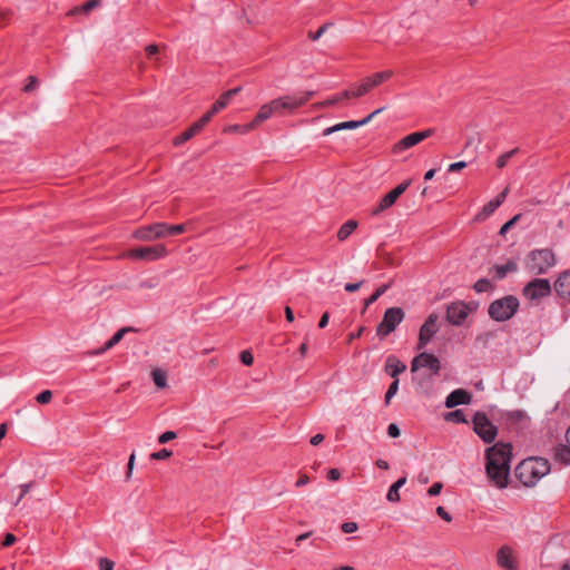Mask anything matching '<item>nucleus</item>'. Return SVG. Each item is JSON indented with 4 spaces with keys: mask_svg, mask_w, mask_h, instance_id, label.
<instances>
[{
    "mask_svg": "<svg viewBox=\"0 0 570 570\" xmlns=\"http://www.w3.org/2000/svg\"><path fill=\"white\" fill-rule=\"evenodd\" d=\"M556 263V255L552 249H533L527 255L525 268L533 275H542L547 274Z\"/></svg>",
    "mask_w": 570,
    "mask_h": 570,
    "instance_id": "nucleus-5",
    "label": "nucleus"
},
{
    "mask_svg": "<svg viewBox=\"0 0 570 570\" xmlns=\"http://www.w3.org/2000/svg\"><path fill=\"white\" fill-rule=\"evenodd\" d=\"M352 91V96L353 98H358V97H362L364 95H366L367 92H370L368 88L365 86V83L362 81L355 90H351Z\"/></svg>",
    "mask_w": 570,
    "mask_h": 570,
    "instance_id": "nucleus-45",
    "label": "nucleus"
},
{
    "mask_svg": "<svg viewBox=\"0 0 570 570\" xmlns=\"http://www.w3.org/2000/svg\"><path fill=\"white\" fill-rule=\"evenodd\" d=\"M358 529V525L356 522H344L341 524V530L344 533H353Z\"/></svg>",
    "mask_w": 570,
    "mask_h": 570,
    "instance_id": "nucleus-47",
    "label": "nucleus"
},
{
    "mask_svg": "<svg viewBox=\"0 0 570 570\" xmlns=\"http://www.w3.org/2000/svg\"><path fill=\"white\" fill-rule=\"evenodd\" d=\"M399 384H400V380L399 379H395L393 380V382L390 384L386 393H385V396H384V402L386 405L390 404L392 397L397 393L399 391Z\"/></svg>",
    "mask_w": 570,
    "mask_h": 570,
    "instance_id": "nucleus-36",
    "label": "nucleus"
},
{
    "mask_svg": "<svg viewBox=\"0 0 570 570\" xmlns=\"http://www.w3.org/2000/svg\"><path fill=\"white\" fill-rule=\"evenodd\" d=\"M406 476H402L399 480H396L389 489L386 499L390 502H399L400 501V489L405 484Z\"/></svg>",
    "mask_w": 570,
    "mask_h": 570,
    "instance_id": "nucleus-26",
    "label": "nucleus"
},
{
    "mask_svg": "<svg viewBox=\"0 0 570 570\" xmlns=\"http://www.w3.org/2000/svg\"><path fill=\"white\" fill-rule=\"evenodd\" d=\"M33 485H35V482L31 481L29 483H23L19 487L20 495H19L18 500L16 501L14 505L19 504V502L29 493V491L33 488Z\"/></svg>",
    "mask_w": 570,
    "mask_h": 570,
    "instance_id": "nucleus-42",
    "label": "nucleus"
},
{
    "mask_svg": "<svg viewBox=\"0 0 570 570\" xmlns=\"http://www.w3.org/2000/svg\"><path fill=\"white\" fill-rule=\"evenodd\" d=\"M309 482V478L305 473H301L295 485L297 488L304 487Z\"/></svg>",
    "mask_w": 570,
    "mask_h": 570,
    "instance_id": "nucleus-63",
    "label": "nucleus"
},
{
    "mask_svg": "<svg viewBox=\"0 0 570 570\" xmlns=\"http://www.w3.org/2000/svg\"><path fill=\"white\" fill-rule=\"evenodd\" d=\"M438 320H439V316L435 313H431L428 316V318L425 320V322L423 323V325L421 326L420 332H419V341H417V345H416L417 350L424 348L430 343L432 337L436 334Z\"/></svg>",
    "mask_w": 570,
    "mask_h": 570,
    "instance_id": "nucleus-13",
    "label": "nucleus"
},
{
    "mask_svg": "<svg viewBox=\"0 0 570 570\" xmlns=\"http://www.w3.org/2000/svg\"><path fill=\"white\" fill-rule=\"evenodd\" d=\"M497 337L495 331H488L476 336V342L483 347H488L491 340Z\"/></svg>",
    "mask_w": 570,
    "mask_h": 570,
    "instance_id": "nucleus-37",
    "label": "nucleus"
},
{
    "mask_svg": "<svg viewBox=\"0 0 570 570\" xmlns=\"http://www.w3.org/2000/svg\"><path fill=\"white\" fill-rule=\"evenodd\" d=\"M434 132V129H426L424 131H415L412 132L405 137H403L400 141H397L393 147V153L399 154L402 153L419 142L423 141L424 139L431 137Z\"/></svg>",
    "mask_w": 570,
    "mask_h": 570,
    "instance_id": "nucleus-14",
    "label": "nucleus"
},
{
    "mask_svg": "<svg viewBox=\"0 0 570 570\" xmlns=\"http://www.w3.org/2000/svg\"><path fill=\"white\" fill-rule=\"evenodd\" d=\"M512 444L498 442L485 449V472L489 480L499 489L509 484Z\"/></svg>",
    "mask_w": 570,
    "mask_h": 570,
    "instance_id": "nucleus-1",
    "label": "nucleus"
},
{
    "mask_svg": "<svg viewBox=\"0 0 570 570\" xmlns=\"http://www.w3.org/2000/svg\"><path fill=\"white\" fill-rule=\"evenodd\" d=\"M494 288L493 284L491 283V281L489 278H480L478 279L474 285H473V289L476 292V293H485V292H490Z\"/></svg>",
    "mask_w": 570,
    "mask_h": 570,
    "instance_id": "nucleus-32",
    "label": "nucleus"
},
{
    "mask_svg": "<svg viewBox=\"0 0 570 570\" xmlns=\"http://www.w3.org/2000/svg\"><path fill=\"white\" fill-rule=\"evenodd\" d=\"M151 376L157 387L163 389L166 386V374L163 371L154 370Z\"/></svg>",
    "mask_w": 570,
    "mask_h": 570,
    "instance_id": "nucleus-38",
    "label": "nucleus"
},
{
    "mask_svg": "<svg viewBox=\"0 0 570 570\" xmlns=\"http://www.w3.org/2000/svg\"><path fill=\"white\" fill-rule=\"evenodd\" d=\"M167 255V248L164 244L149 246H139L131 248L128 256L136 261L154 262Z\"/></svg>",
    "mask_w": 570,
    "mask_h": 570,
    "instance_id": "nucleus-9",
    "label": "nucleus"
},
{
    "mask_svg": "<svg viewBox=\"0 0 570 570\" xmlns=\"http://www.w3.org/2000/svg\"><path fill=\"white\" fill-rule=\"evenodd\" d=\"M16 540H17V538L14 534L6 533L3 541H2V546L4 548L11 547L16 542Z\"/></svg>",
    "mask_w": 570,
    "mask_h": 570,
    "instance_id": "nucleus-58",
    "label": "nucleus"
},
{
    "mask_svg": "<svg viewBox=\"0 0 570 570\" xmlns=\"http://www.w3.org/2000/svg\"><path fill=\"white\" fill-rule=\"evenodd\" d=\"M242 90V87H235V88H232L227 91H225L224 94H222L219 96V98L216 100V102L218 104V107H220L222 109L226 108L230 101V99L233 97H235L237 94H239Z\"/></svg>",
    "mask_w": 570,
    "mask_h": 570,
    "instance_id": "nucleus-30",
    "label": "nucleus"
},
{
    "mask_svg": "<svg viewBox=\"0 0 570 570\" xmlns=\"http://www.w3.org/2000/svg\"><path fill=\"white\" fill-rule=\"evenodd\" d=\"M176 438H177L176 432H174V431H166V432L161 433L158 436V442L160 444H165V443H167V442H169V441H171V440H174Z\"/></svg>",
    "mask_w": 570,
    "mask_h": 570,
    "instance_id": "nucleus-44",
    "label": "nucleus"
},
{
    "mask_svg": "<svg viewBox=\"0 0 570 570\" xmlns=\"http://www.w3.org/2000/svg\"><path fill=\"white\" fill-rule=\"evenodd\" d=\"M384 109H385V107L375 109L373 112H371L365 118L360 120V121H363L361 125L362 126L367 125L373 118H375L376 115L381 114Z\"/></svg>",
    "mask_w": 570,
    "mask_h": 570,
    "instance_id": "nucleus-56",
    "label": "nucleus"
},
{
    "mask_svg": "<svg viewBox=\"0 0 570 570\" xmlns=\"http://www.w3.org/2000/svg\"><path fill=\"white\" fill-rule=\"evenodd\" d=\"M521 217L520 214H517L515 216H513L511 219H509L507 223H504L500 230H499V234L501 236H504L513 226L514 224L519 220V218Z\"/></svg>",
    "mask_w": 570,
    "mask_h": 570,
    "instance_id": "nucleus-40",
    "label": "nucleus"
},
{
    "mask_svg": "<svg viewBox=\"0 0 570 570\" xmlns=\"http://www.w3.org/2000/svg\"><path fill=\"white\" fill-rule=\"evenodd\" d=\"M145 50H146V55L149 59H151L154 56H156L159 51L158 46L154 45V43L148 45Z\"/></svg>",
    "mask_w": 570,
    "mask_h": 570,
    "instance_id": "nucleus-60",
    "label": "nucleus"
},
{
    "mask_svg": "<svg viewBox=\"0 0 570 570\" xmlns=\"http://www.w3.org/2000/svg\"><path fill=\"white\" fill-rule=\"evenodd\" d=\"M394 72L392 70H383L375 72L363 79V82L368 88V90H373L375 87L382 85L383 82L390 80L393 77Z\"/></svg>",
    "mask_w": 570,
    "mask_h": 570,
    "instance_id": "nucleus-20",
    "label": "nucleus"
},
{
    "mask_svg": "<svg viewBox=\"0 0 570 570\" xmlns=\"http://www.w3.org/2000/svg\"><path fill=\"white\" fill-rule=\"evenodd\" d=\"M474 433L484 442L492 443L498 435V428L494 425L484 412L478 411L471 420Z\"/></svg>",
    "mask_w": 570,
    "mask_h": 570,
    "instance_id": "nucleus-7",
    "label": "nucleus"
},
{
    "mask_svg": "<svg viewBox=\"0 0 570 570\" xmlns=\"http://www.w3.org/2000/svg\"><path fill=\"white\" fill-rule=\"evenodd\" d=\"M328 26H330L328 23H325V24L321 26L315 32H309V35H308L309 39L313 41L318 40L322 37V35L326 31Z\"/></svg>",
    "mask_w": 570,
    "mask_h": 570,
    "instance_id": "nucleus-49",
    "label": "nucleus"
},
{
    "mask_svg": "<svg viewBox=\"0 0 570 570\" xmlns=\"http://www.w3.org/2000/svg\"><path fill=\"white\" fill-rule=\"evenodd\" d=\"M384 109H385V107L375 109L373 112H371L365 118L360 120V121H363L361 125L362 126L367 125L373 118H375L376 115L381 114Z\"/></svg>",
    "mask_w": 570,
    "mask_h": 570,
    "instance_id": "nucleus-55",
    "label": "nucleus"
},
{
    "mask_svg": "<svg viewBox=\"0 0 570 570\" xmlns=\"http://www.w3.org/2000/svg\"><path fill=\"white\" fill-rule=\"evenodd\" d=\"M518 271V264L515 261L510 259L503 265H494L490 273L493 274V278L497 281H501L507 277L509 273H514Z\"/></svg>",
    "mask_w": 570,
    "mask_h": 570,
    "instance_id": "nucleus-21",
    "label": "nucleus"
},
{
    "mask_svg": "<svg viewBox=\"0 0 570 570\" xmlns=\"http://www.w3.org/2000/svg\"><path fill=\"white\" fill-rule=\"evenodd\" d=\"M167 223H155L140 227L134 233L135 238L140 240H153L166 237Z\"/></svg>",
    "mask_w": 570,
    "mask_h": 570,
    "instance_id": "nucleus-15",
    "label": "nucleus"
},
{
    "mask_svg": "<svg viewBox=\"0 0 570 570\" xmlns=\"http://www.w3.org/2000/svg\"><path fill=\"white\" fill-rule=\"evenodd\" d=\"M357 228V222L354 219H350L345 222L337 232V239L340 242H344L348 238V236Z\"/></svg>",
    "mask_w": 570,
    "mask_h": 570,
    "instance_id": "nucleus-27",
    "label": "nucleus"
},
{
    "mask_svg": "<svg viewBox=\"0 0 570 570\" xmlns=\"http://www.w3.org/2000/svg\"><path fill=\"white\" fill-rule=\"evenodd\" d=\"M553 459L554 461L563 464L569 465L570 464V444H559L554 448L553 452Z\"/></svg>",
    "mask_w": 570,
    "mask_h": 570,
    "instance_id": "nucleus-24",
    "label": "nucleus"
},
{
    "mask_svg": "<svg viewBox=\"0 0 570 570\" xmlns=\"http://www.w3.org/2000/svg\"><path fill=\"white\" fill-rule=\"evenodd\" d=\"M550 472V463L543 458L522 460L514 469L515 478L524 487H533L541 478Z\"/></svg>",
    "mask_w": 570,
    "mask_h": 570,
    "instance_id": "nucleus-3",
    "label": "nucleus"
},
{
    "mask_svg": "<svg viewBox=\"0 0 570 570\" xmlns=\"http://www.w3.org/2000/svg\"><path fill=\"white\" fill-rule=\"evenodd\" d=\"M254 128H255V126L250 121V122L244 124V125H230L225 128V131L238 132V134L245 135V134H248L249 131H252Z\"/></svg>",
    "mask_w": 570,
    "mask_h": 570,
    "instance_id": "nucleus-33",
    "label": "nucleus"
},
{
    "mask_svg": "<svg viewBox=\"0 0 570 570\" xmlns=\"http://www.w3.org/2000/svg\"><path fill=\"white\" fill-rule=\"evenodd\" d=\"M114 561H111L110 559L108 558H100L99 559V568L100 570H112L114 569Z\"/></svg>",
    "mask_w": 570,
    "mask_h": 570,
    "instance_id": "nucleus-51",
    "label": "nucleus"
},
{
    "mask_svg": "<svg viewBox=\"0 0 570 570\" xmlns=\"http://www.w3.org/2000/svg\"><path fill=\"white\" fill-rule=\"evenodd\" d=\"M363 283H364V281H361L357 283H347L344 286V289L348 293L356 292L362 286Z\"/></svg>",
    "mask_w": 570,
    "mask_h": 570,
    "instance_id": "nucleus-59",
    "label": "nucleus"
},
{
    "mask_svg": "<svg viewBox=\"0 0 570 570\" xmlns=\"http://www.w3.org/2000/svg\"><path fill=\"white\" fill-rule=\"evenodd\" d=\"M498 564L507 570H517L518 566L513 559L512 551L509 547L503 546L497 553Z\"/></svg>",
    "mask_w": 570,
    "mask_h": 570,
    "instance_id": "nucleus-19",
    "label": "nucleus"
},
{
    "mask_svg": "<svg viewBox=\"0 0 570 570\" xmlns=\"http://www.w3.org/2000/svg\"><path fill=\"white\" fill-rule=\"evenodd\" d=\"M240 362L246 365L250 366L254 362L253 354L249 351H243L239 355Z\"/></svg>",
    "mask_w": 570,
    "mask_h": 570,
    "instance_id": "nucleus-46",
    "label": "nucleus"
},
{
    "mask_svg": "<svg viewBox=\"0 0 570 570\" xmlns=\"http://www.w3.org/2000/svg\"><path fill=\"white\" fill-rule=\"evenodd\" d=\"M405 318L402 307H389L385 309L382 321L376 326V335L383 340L389 336Z\"/></svg>",
    "mask_w": 570,
    "mask_h": 570,
    "instance_id": "nucleus-6",
    "label": "nucleus"
},
{
    "mask_svg": "<svg viewBox=\"0 0 570 570\" xmlns=\"http://www.w3.org/2000/svg\"><path fill=\"white\" fill-rule=\"evenodd\" d=\"M134 464H135V453L132 452L128 460L126 479L130 478L132 470H134Z\"/></svg>",
    "mask_w": 570,
    "mask_h": 570,
    "instance_id": "nucleus-62",
    "label": "nucleus"
},
{
    "mask_svg": "<svg viewBox=\"0 0 570 570\" xmlns=\"http://www.w3.org/2000/svg\"><path fill=\"white\" fill-rule=\"evenodd\" d=\"M314 95L315 91H301L273 99L259 108L252 122L256 128L259 124L267 120L273 115H283L285 110L293 112L297 108L305 105L312 97H314Z\"/></svg>",
    "mask_w": 570,
    "mask_h": 570,
    "instance_id": "nucleus-2",
    "label": "nucleus"
},
{
    "mask_svg": "<svg viewBox=\"0 0 570 570\" xmlns=\"http://www.w3.org/2000/svg\"><path fill=\"white\" fill-rule=\"evenodd\" d=\"M186 229L185 224L169 225L167 224L166 237L183 234Z\"/></svg>",
    "mask_w": 570,
    "mask_h": 570,
    "instance_id": "nucleus-39",
    "label": "nucleus"
},
{
    "mask_svg": "<svg viewBox=\"0 0 570 570\" xmlns=\"http://www.w3.org/2000/svg\"><path fill=\"white\" fill-rule=\"evenodd\" d=\"M421 367H426L432 376H438L441 372V362L434 354L422 352L412 360L411 371L416 372Z\"/></svg>",
    "mask_w": 570,
    "mask_h": 570,
    "instance_id": "nucleus-12",
    "label": "nucleus"
},
{
    "mask_svg": "<svg viewBox=\"0 0 570 570\" xmlns=\"http://www.w3.org/2000/svg\"><path fill=\"white\" fill-rule=\"evenodd\" d=\"M552 287L547 278H533L522 289V295L529 301H538L551 295Z\"/></svg>",
    "mask_w": 570,
    "mask_h": 570,
    "instance_id": "nucleus-10",
    "label": "nucleus"
},
{
    "mask_svg": "<svg viewBox=\"0 0 570 570\" xmlns=\"http://www.w3.org/2000/svg\"><path fill=\"white\" fill-rule=\"evenodd\" d=\"M101 4V0H88L85 3H82L80 7H76L71 13L73 12H83L88 13L91 10L98 8Z\"/></svg>",
    "mask_w": 570,
    "mask_h": 570,
    "instance_id": "nucleus-34",
    "label": "nucleus"
},
{
    "mask_svg": "<svg viewBox=\"0 0 570 570\" xmlns=\"http://www.w3.org/2000/svg\"><path fill=\"white\" fill-rule=\"evenodd\" d=\"M400 434H401V431H400V428L397 426V424H395V423L389 424V426H387V435L390 438L395 439V438H399Z\"/></svg>",
    "mask_w": 570,
    "mask_h": 570,
    "instance_id": "nucleus-53",
    "label": "nucleus"
},
{
    "mask_svg": "<svg viewBox=\"0 0 570 570\" xmlns=\"http://www.w3.org/2000/svg\"><path fill=\"white\" fill-rule=\"evenodd\" d=\"M213 117L207 114V111L197 120L195 121L194 124L196 126H199V129L203 130V128L210 121Z\"/></svg>",
    "mask_w": 570,
    "mask_h": 570,
    "instance_id": "nucleus-54",
    "label": "nucleus"
},
{
    "mask_svg": "<svg viewBox=\"0 0 570 570\" xmlns=\"http://www.w3.org/2000/svg\"><path fill=\"white\" fill-rule=\"evenodd\" d=\"M519 151V148L511 149L507 153H503L498 159H497V167L503 168L507 166L508 161Z\"/></svg>",
    "mask_w": 570,
    "mask_h": 570,
    "instance_id": "nucleus-35",
    "label": "nucleus"
},
{
    "mask_svg": "<svg viewBox=\"0 0 570 570\" xmlns=\"http://www.w3.org/2000/svg\"><path fill=\"white\" fill-rule=\"evenodd\" d=\"M38 83H39V81H38V78L36 76H29L28 77V83L23 87V91L24 92L32 91L38 86Z\"/></svg>",
    "mask_w": 570,
    "mask_h": 570,
    "instance_id": "nucleus-48",
    "label": "nucleus"
},
{
    "mask_svg": "<svg viewBox=\"0 0 570 570\" xmlns=\"http://www.w3.org/2000/svg\"><path fill=\"white\" fill-rule=\"evenodd\" d=\"M443 419L446 422H452V423H462V424L469 423L463 410H454L451 412H446L443 414Z\"/></svg>",
    "mask_w": 570,
    "mask_h": 570,
    "instance_id": "nucleus-29",
    "label": "nucleus"
},
{
    "mask_svg": "<svg viewBox=\"0 0 570 570\" xmlns=\"http://www.w3.org/2000/svg\"><path fill=\"white\" fill-rule=\"evenodd\" d=\"M363 121H360V120H348V121H343V122H338L332 127H327L323 130L322 135L323 136H330L336 131H340V130H344V129H356L358 127H362V124Z\"/></svg>",
    "mask_w": 570,
    "mask_h": 570,
    "instance_id": "nucleus-23",
    "label": "nucleus"
},
{
    "mask_svg": "<svg viewBox=\"0 0 570 570\" xmlns=\"http://www.w3.org/2000/svg\"><path fill=\"white\" fill-rule=\"evenodd\" d=\"M435 512L445 522H451L452 521L451 514L443 507H441V505L438 507Z\"/></svg>",
    "mask_w": 570,
    "mask_h": 570,
    "instance_id": "nucleus-52",
    "label": "nucleus"
},
{
    "mask_svg": "<svg viewBox=\"0 0 570 570\" xmlns=\"http://www.w3.org/2000/svg\"><path fill=\"white\" fill-rule=\"evenodd\" d=\"M498 200H490L483 207L482 209L478 213L475 219L476 220H484L487 219L490 215H492L495 209L498 208Z\"/></svg>",
    "mask_w": 570,
    "mask_h": 570,
    "instance_id": "nucleus-31",
    "label": "nucleus"
},
{
    "mask_svg": "<svg viewBox=\"0 0 570 570\" xmlns=\"http://www.w3.org/2000/svg\"><path fill=\"white\" fill-rule=\"evenodd\" d=\"M475 306L476 304L472 305V303H464L463 301L452 302L446 306L445 318L451 325L460 326Z\"/></svg>",
    "mask_w": 570,
    "mask_h": 570,
    "instance_id": "nucleus-8",
    "label": "nucleus"
},
{
    "mask_svg": "<svg viewBox=\"0 0 570 570\" xmlns=\"http://www.w3.org/2000/svg\"><path fill=\"white\" fill-rule=\"evenodd\" d=\"M519 307L520 302L517 296L505 295L490 303L488 314L495 322H505L515 315Z\"/></svg>",
    "mask_w": 570,
    "mask_h": 570,
    "instance_id": "nucleus-4",
    "label": "nucleus"
},
{
    "mask_svg": "<svg viewBox=\"0 0 570 570\" xmlns=\"http://www.w3.org/2000/svg\"><path fill=\"white\" fill-rule=\"evenodd\" d=\"M130 331H135L132 327H122L120 330H118L106 343L105 345L97 350L94 354L96 355H100L102 353H105L106 351L112 348L115 345H117L124 337V335L127 333V332H130Z\"/></svg>",
    "mask_w": 570,
    "mask_h": 570,
    "instance_id": "nucleus-22",
    "label": "nucleus"
},
{
    "mask_svg": "<svg viewBox=\"0 0 570 570\" xmlns=\"http://www.w3.org/2000/svg\"><path fill=\"white\" fill-rule=\"evenodd\" d=\"M340 478H341V472L338 469L333 468V469H330V471L327 472V479L330 481H337V480H340Z\"/></svg>",
    "mask_w": 570,
    "mask_h": 570,
    "instance_id": "nucleus-61",
    "label": "nucleus"
},
{
    "mask_svg": "<svg viewBox=\"0 0 570 570\" xmlns=\"http://www.w3.org/2000/svg\"><path fill=\"white\" fill-rule=\"evenodd\" d=\"M51 399H52V392L50 390H45V391L40 392L36 397L37 402L40 404H47L51 401Z\"/></svg>",
    "mask_w": 570,
    "mask_h": 570,
    "instance_id": "nucleus-43",
    "label": "nucleus"
},
{
    "mask_svg": "<svg viewBox=\"0 0 570 570\" xmlns=\"http://www.w3.org/2000/svg\"><path fill=\"white\" fill-rule=\"evenodd\" d=\"M466 166H468V164L465 161L461 160V161H456V163L451 164L449 166L448 170L450 173H454V171H459V170L464 169Z\"/></svg>",
    "mask_w": 570,
    "mask_h": 570,
    "instance_id": "nucleus-57",
    "label": "nucleus"
},
{
    "mask_svg": "<svg viewBox=\"0 0 570 570\" xmlns=\"http://www.w3.org/2000/svg\"><path fill=\"white\" fill-rule=\"evenodd\" d=\"M553 289L557 295L570 303V269L563 271L554 281Z\"/></svg>",
    "mask_w": 570,
    "mask_h": 570,
    "instance_id": "nucleus-16",
    "label": "nucleus"
},
{
    "mask_svg": "<svg viewBox=\"0 0 570 570\" xmlns=\"http://www.w3.org/2000/svg\"><path fill=\"white\" fill-rule=\"evenodd\" d=\"M528 419L523 410H513L505 413V421L509 425H517Z\"/></svg>",
    "mask_w": 570,
    "mask_h": 570,
    "instance_id": "nucleus-28",
    "label": "nucleus"
},
{
    "mask_svg": "<svg viewBox=\"0 0 570 570\" xmlns=\"http://www.w3.org/2000/svg\"><path fill=\"white\" fill-rule=\"evenodd\" d=\"M442 489H443V484H442L441 482H435V483H433V484L429 488V490H428V494H429L430 497L439 495V494L441 493Z\"/></svg>",
    "mask_w": 570,
    "mask_h": 570,
    "instance_id": "nucleus-50",
    "label": "nucleus"
},
{
    "mask_svg": "<svg viewBox=\"0 0 570 570\" xmlns=\"http://www.w3.org/2000/svg\"><path fill=\"white\" fill-rule=\"evenodd\" d=\"M406 365L397 356L391 354L385 360L384 371L391 377L399 379V375L405 372Z\"/></svg>",
    "mask_w": 570,
    "mask_h": 570,
    "instance_id": "nucleus-18",
    "label": "nucleus"
},
{
    "mask_svg": "<svg viewBox=\"0 0 570 570\" xmlns=\"http://www.w3.org/2000/svg\"><path fill=\"white\" fill-rule=\"evenodd\" d=\"M171 454H173V452L170 450L164 448L157 452H153L150 454V459L151 460H166V459L170 458Z\"/></svg>",
    "mask_w": 570,
    "mask_h": 570,
    "instance_id": "nucleus-41",
    "label": "nucleus"
},
{
    "mask_svg": "<svg viewBox=\"0 0 570 570\" xmlns=\"http://www.w3.org/2000/svg\"><path fill=\"white\" fill-rule=\"evenodd\" d=\"M410 185L411 179H407L384 195L379 204L372 209V216H379L381 213L392 207L397 198L410 187Z\"/></svg>",
    "mask_w": 570,
    "mask_h": 570,
    "instance_id": "nucleus-11",
    "label": "nucleus"
},
{
    "mask_svg": "<svg viewBox=\"0 0 570 570\" xmlns=\"http://www.w3.org/2000/svg\"><path fill=\"white\" fill-rule=\"evenodd\" d=\"M364 331H365V327L364 326H360L356 332H353V333H351L348 335V341L352 342V341H354L356 338H360Z\"/></svg>",
    "mask_w": 570,
    "mask_h": 570,
    "instance_id": "nucleus-64",
    "label": "nucleus"
},
{
    "mask_svg": "<svg viewBox=\"0 0 570 570\" xmlns=\"http://www.w3.org/2000/svg\"><path fill=\"white\" fill-rule=\"evenodd\" d=\"M202 130L199 129V126H196L193 124L189 128H187L185 131H183L180 135L176 136L173 140L175 146H180L185 144L186 141L190 140L194 136L199 134Z\"/></svg>",
    "mask_w": 570,
    "mask_h": 570,
    "instance_id": "nucleus-25",
    "label": "nucleus"
},
{
    "mask_svg": "<svg viewBox=\"0 0 570 570\" xmlns=\"http://www.w3.org/2000/svg\"><path fill=\"white\" fill-rule=\"evenodd\" d=\"M471 400L472 395L469 391L464 389H456L446 396L444 404L448 409H453L458 405L469 404Z\"/></svg>",
    "mask_w": 570,
    "mask_h": 570,
    "instance_id": "nucleus-17",
    "label": "nucleus"
}]
</instances>
